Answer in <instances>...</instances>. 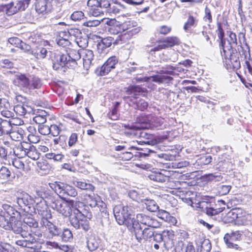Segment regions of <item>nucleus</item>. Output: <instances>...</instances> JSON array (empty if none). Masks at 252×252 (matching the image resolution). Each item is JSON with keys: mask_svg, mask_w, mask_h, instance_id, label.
Here are the masks:
<instances>
[{"mask_svg": "<svg viewBox=\"0 0 252 252\" xmlns=\"http://www.w3.org/2000/svg\"><path fill=\"white\" fill-rule=\"evenodd\" d=\"M0 213V226L5 230L20 234L25 230V225L20 220V212L8 204L2 205Z\"/></svg>", "mask_w": 252, "mask_h": 252, "instance_id": "f257e3e1", "label": "nucleus"}, {"mask_svg": "<svg viewBox=\"0 0 252 252\" xmlns=\"http://www.w3.org/2000/svg\"><path fill=\"white\" fill-rule=\"evenodd\" d=\"M237 44L236 35L233 32H230L228 39H224L220 42V45L222 49L221 55L224 59L223 62L228 69L232 68L238 70L241 67L240 53L234 47V46Z\"/></svg>", "mask_w": 252, "mask_h": 252, "instance_id": "f03ea898", "label": "nucleus"}, {"mask_svg": "<svg viewBox=\"0 0 252 252\" xmlns=\"http://www.w3.org/2000/svg\"><path fill=\"white\" fill-rule=\"evenodd\" d=\"M72 213L69 217L71 225L76 229H83L87 231L90 229L89 221L92 215L85 208H83V204L81 202H71Z\"/></svg>", "mask_w": 252, "mask_h": 252, "instance_id": "7ed1b4c3", "label": "nucleus"}, {"mask_svg": "<svg viewBox=\"0 0 252 252\" xmlns=\"http://www.w3.org/2000/svg\"><path fill=\"white\" fill-rule=\"evenodd\" d=\"M131 209L129 207L118 205L113 209V213L115 219L120 225L125 224L128 229L133 226L134 218L130 214Z\"/></svg>", "mask_w": 252, "mask_h": 252, "instance_id": "20e7f679", "label": "nucleus"}, {"mask_svg": "<svg viewBox=\"0 0 252 252\" xmlns=\"http://www.w3.org/2000/svg\"><path fill=\"white\" fill-rule=\"evenodd\" d=\"M36 195L40 198H45L46 201L52 209L58 212L61 209L63 204L64 199L60 197L56 194H55L52 191L46 189H40L36 191Z\"/></svg>", "mask_w": 252, "mask_h": 252, "instance_id": "39448f33", "label": "nucleus"}, {"mask_svg": "<svg viewBox=\"0 0 252 252\" xmlns=\"http://www.w3.org/2000/svg\"><path fill=\"white\" fill-rule=\"evenodd\" d=\"M154 228L151 227H147L142 229L140 224H138L137 222L133 224V226L131 227L129 230L130 231H134L135 236L137 240L141 243L143 240L152 241V237L155 231Z\"/></svg>", "mask_w": 252, "mask_h": 252, "instance_id": "423d86ee", "label": "nucleus"}, {"mask_svg": "<svg viewBox=\"0 0 252 252\" xmlns=\"http://www.w3.org/2000/svg\"><path fill=\"white\" fill-rule=\"evenodd\" d=\"M51 187L54 189L56 195L64 199L68 196L75 197L77 195V192L73 187L63 183L56 182Z\"/></svg>", "mask_w": 252, "mask_h": 252, "instance_id": "0eeeda50", "label": "nucleus"}, {"mask_svg": "<svg viewBox=\"0 0 252 252\" xmlns=\"http://www.w3.org/2000/svg\"><path fill=\"white\" fill-rule=\"evenodd\" d=\"M132 221L134 224L137 222L138 224L140 223L152 228H158L161 225V222L156 217L143 213L138 214L136 215V219L134 218V221Z\"/></svg>", "mask_w": 252, "mask_h": 252, "instance_id": "6e6552de", "label": "nucleus"}, {"mask_svg": "<svg viewBox=\"0 0 252 252\" xmlns=\"http://www.w3.org/2000/svg\"><path fill=\"white\" fill-rule=\"evenodd\" d=\"M30 0H19L15 4L14 2L2 6L1 10L6 13L7 15H12L19 10H25L28 6Z\"/></svg>", "mask_w": 252, "mask_h": 252, "instance_id": "1a4fd4ad", "label": "nucleus"}, {"mask_svg": "<svg viewBox=\"0 0 252 252\" xmlns=\"http://www.w3.org/2000/svg\"><path fill=\"white\" fill-rule=\"evenodd\" d=\"M173 232L170 230H164L161 234L154 232L152 241L158 243L163 242L164 247L169 249L173 245Z\"/></svg>", "mask_w": 252, "mask_h": 252, "instance_id": "9d476101", "label": "nucleus"}, {"mask_svg": "<svg viewBox=\"0 0 252 252\" xmlns=\"http://www.w3.org/2000/svg\"><path fill=\"white\" fill-rule=\"evenodd\" d=\"M196 207L207 215L211 216L222 212L225 208L224 207L217 208V205L215 204L214 202L205 201H200L197 203Z\"/></svg>", "mask_w": 252, "mask_h": 252, "instance_id": "9b49d317", "label": "nucleus"}, {"mask_svg": "<svg viewBox=\"0 0 252 252\" xmlns=\"http://www.w3.org/2000/svg\"><path fill=\"white\" fill-rule=\"evenodd\" d=\"M41 227H45L47 232V237L53 238L61 235L62 229L54 224L50 219H41L40 221Z\"/></svg>", "mask_w": 252, "mask_h": 252, "instance_id": "f8f14e48", "label": "nucleus"}, {"mask_svg": "<svg viewBox=\"0 0 252 252\" xmlns=\"http://www.w3.org/2000/svg\"><path fill=\"white\" fill-rule=\"evenodd\" d=\"M70 57L68 54L63 53L61 52L54 53L53 59V67L55 70H58L63 67H70L69 66L68 60Z\"/></svg>", "mask_w": 252, "mask_h": 252, "instance_id": "ddd939ff", "label": "nucleus"}, {"mask_svg": "<svg viewBox=\"0 0 252 252\" xmlns=\"http://www.w3.org/2000/svg\"><path fill=\"white\" fill-rule=\"evenodd\" d=\"M23 224L25 225V230L28 231V228L31 232H33L35 235L38 237L41 236L42 234L40 231L33 230L38 227V222L35 219L33 215L32 214H27L24 216Z\"/></svg>", "mask_w": 252, "mask_h": 252, "instance_id": "4468645a", "label": "nucleus"}, {"mask_svg": "<svg viewBox=\"0 0 252 252\" xmlns=\"http://www.w3.org/2000/svg\"><path fill=\"white\" fill-rule=\"evenodd\" d=\"M143 126H144L143 124L140 126L125 125L124 126L125 127L124 133L126 136L130 137H144L146 135V133L143 130L145 129V128L142 127Z\"/></svg>", "mask_w": 252, "mask_h": 252, "instance_id": "2eb2a0df", "label": "nucleus"}, {"mask_svg": "<svg viewBox=\"0 0 252 252\" xmlns=\"http://www.w3.org/2000/svg\"><path fill=\"white\" fill-rule=\"evenodd\" d=\"M241 233L239 231H237L233 232L230 234L228 233L226 234L223 237V240L228 248H232L236 250H241V248L238 245L234 244L233 242L241 240Z\"/></svg>", "mask_w": 252, "mask_h": 252, "instance_id": "dca6fc26", "label": "nucleus"}, {"mask_svg": "<svg viewBox=\"0 0 252 252\" xmlns=\"http://www.w3.org/2000/svg\"><path fill=\"white\" fill-rule=\"evenodd\" d=\"M41 200L37 202L34 209L37 211V213L41 217V219H51L52 218L51 214L48 210L47 206L49 205L45 198H41Z\"/></svg>", "mask_w": 252, "mask_h": 252, "instance_id": "f3484780", "label": "nucleus"}, {"mask_svg": "<svg viewBox=\"0 0 252 252\" xmlns=\"http://www.w3.org/2000/svg\"><path fill=\"white\" fill-rule=\"evenodd\" d=\"M173 79V78L165 75H156L149 77H137V82L153 81L158 83H168Z\"/></svg>", "mask_w": 252, "mask_h": 252, "instance_id": "a211bd4d", "label": "nucleus"}, {"mask_svg": "<svg viewBox=\"0 0 252 252\" xmlns=\"http://www.w3.org/2000/svg\"><path fill=\"white\" fill-rule=\"evenodd\" d=\"M16 202L18 205L26 210L25 207L30 208L33 202V198L27 193L23 192L18 193Z\"/></svg>", "mask_w": 252, "mask_h": 252, "instance_id": "6ab92c4d", "label": "nucleus"}, {"mask_svg": "<svg viewBox=\"0 0 252 252\" xmlns=\"http://www.w3.org/2000/svg\"><path fill=\"white\" fill-rule=\"evenodd\" d=\"M22 239L17 240L15 244L22 247H26L31 249H33L35 246L36 240L31 234L29 233L28 235L24 236L22 234Z\"/></svg>", "mask_w": 252, "mask_h": 252, "instance_id": "aec40b11", "label": "nucleus"}, {"mask_svg": "<svg viewBox=\"0 0 252 252\" xmlns=\"http://www.w3.org/2000/svg\"><path fill=\"white\" fill-rule=\"evenodd\" d=\"M30 80L25 74L18 73L15 75L13 82L23 90L29 91Z\"/></svg>", "mask_w": 252, "mask_h": 252, "instance_id": "412c9836", "label": "nucleus"}, {"mask_svg": "<svg viewBox=\"0 0 252 252\" xmlns=\"http://www.w3.org/2000/svg\"><path fill=\"white\" fill-rule=\"evenodd\" d=\"M118 60L116 56L110 57L102 65L100 70V75L104 76L107 74L112 69L115 68Z\"/></svg>", "mask_w": 252, "mask_h": 252, "instance_id": "4be33fe9", "label": "nucleus"}, {"mask_svg": "<svg viewBox=\"0 0 252 252\" xmlns=\"http://www.w3.org/2000/svg\"><path fill=\"white\" fill-rule=\"evenodd\" d=\"M121 27L124 32L127 31L129 34H135L141 31V28L134 20L126 21L121 25Z\"/></svg>", "mask_w": 252, "mask_h": 252, "instance_id": "5701e85b", "label": "nucleus"}, {"mask_svg": "<svg viewBox=\"0 0 252 252\" xmlns=\"http://www.w3.org/2000/svg\"><path fill=\"white\" fill-rule=\"evenodd\" d=\"M149 122L143 124L144 126L142 127L145 129H153L156 128L158 129H162L164 126V119L161 117H152L149 118Z\"/></svg>", "mask_w": 252, "mask_h": 252, "instance_id": "b1692460", "label": "nucleus"}, {"mask_svg": "<svg viewBox=\"0 0 252 252\" xmlns=\"http://www.w3.org/2000/svg\"><path fill=\"white\" fill-rule=\"evenodd\" d=\"M80 54L83 59V67L85 69L88 70L93 63L94 53L91 50L82 49Z\"/></svg>", "mask_w": 252, "mask_h": 252, "instance_id": "393cba45", "label": "nucleus"}, {"mask_svg": "<svg viewBox=\"0 0 252 252\" xmlns=\"http://www.w3.org/2000/svg\"><path fill=\"white\" fill-rule=\"evenodd\" d=\"M240 210L232 209L227 214L226 219L228 222H232L235 220L240 224H245L246 222L245 219L239 216Z\"/></svg>", "mask_w": 252, "mask_h": 252, "instance_id": "a878e982", "label": "nucleus"}, {"mask_svg": "<svg viewBox=\"0 0 252 252\" xmlns=\"http://www.w3.org/2000/svg\"><path fill=\"white\" fill-rule=\"evenodd\" d=\"M169 174L168 171L163 170L161 172H152L149 175V177L151 180L159 183H164L169 181Z\"/></svg>", "mask_w": 252, "mask_h": 252, "instance_id": "bb28decb", "label": "nucleus"}, {"mask_svg": "<svg viewBox=\"0 0 252 252\" xmlns=\"http://www.w3.org/2000/svg\"><path fill=\"white\" fill-rule=\"evenodd\" d=\"M14 111L18 115L25 116L33 113V108L26 103L18 104L14 107Z\"/></svg>", "mask_w": 252, "mask_h": 252, "instance_id": "cd10ccee", "label": "nucleus"}, {"mask_svg": "<svg viewBox=\"0 0 252 252\" xmlns=\"http://www.w3.org/2000/svg\"><path fill=\"white\" fill-rule=\"evenodd\" d=\"M81 49L78 51L75 50H70L68 53H66L70 59L68 60L69 66L74 67L77 63L76 61L80 59L81 55L80 54Z\"/></svg>", "mask_w": 252, "mask_h": 252, "instance_id": "c85d7f7f", "label": "nucleus"}, {"mask_svg": "<svg viewBox=\"0 0 252 252\" xmlns=\"http://www.w3.org/2000/svg\"><path fill=\"white\" fill-rule=\"evenodd\" d=\"M28 147L27 143H20L13 149V153L18 158H22L27 154Z\"/></svg>", "mask_w": 252, "mask_h": 252, "instance_id": "c756f323", "label": "nucleus"}, {"mask_svg": "<svg viewBox=\"0 0 252 252\" xmlns=\"http://www.w3.org/2000/svg\"><path fill=\"white\" fill-rule=\"evenodd\" d=\"M8 42L15 47H18L24 51H29L31 49V46L17 37H11L8 40Z\"/></svg>", "mask_w": 252, "mask_h": 252, "instance_id": "7c9ffc66", "label": "nucleus"}, {"mask_svg": "<svg viewBox=\"0 0 252 252\" xmlns=\"http://www.w3.org/2000/svg\"><path fill=\"white\" fill-rule=\"evenodd\" d=\"M146 89L138 85H131L126 88V92L127 94H133L135 97L141 93H145Z\"/></svg>", "mask_w": 252, "mask_h": 252, "instance_id": "2f4dec72", "label": "nucleus"}, {"mask_svg": "<svg viewBox=\"0 0 252 252\" xmlns=\"http://www.w3.org/2000/svg\"><path fill=\"white\" fill-rule=\"evenodd\" d=\"M76 202L73 200H69L68 201H63V204L62 206L61 209L59 210V212L58 213L62 214L63 216L65 217L69 216L71 215V212L72 213V208L71 205V202Z\"/></svg>", "mask_w": 252, "mask_h": 252, "instance_id": "473e14b6", "label": "nucleus"}, {"mask_svg": "<svg viewBox=\"0 0 252 252\" xmlns=\"http://www.w3.org/2000/svg\"><path fill=\"white\" fill-rule=\"evenodd\" d=\"M24 133V130L18 126H14L13 130L9 134L11 138L16 141L22 139Z\"/></svg>", "mask_w": 252, "mask_h": 252, "instance_id": "72a5a7b5", "label": "nucleus"}, {"mask_svg": "<svg viewBox=\"0 0 252 252\" xmlns=\"http://www.w3.org/2000/svg\"><path fill=\"white\" fill-rule=\"evenodd\" d=\"M84 198L86 203L91 207H95L97 205L98 200L99 199V197L95 195L93 192L85 194Z\"/></svg>", "mask_w": 252, "mask_h": 252, "instance_id": "f704fd0d", "label": "nucleus"}, {"mask_svg": "<svg viewBox=\"0 0 252 252\" xmlns=\"http://www.w3.org/2000/svg\"><path fill=\"white\" fill-rule=\"evenodd\" d=\"M48 113L44 110H39L37 114L33 118V121L39 125H43L46 122Z\"/></svg>", "mask_w": 252, "mask_h": 252, "instance_id": "c9c22d12", "label": "nucleus"}, {"mask_svg": "<svg viewBox=\"0 0 252 252\" xmlns=\"http://www.w3.org/2000/svg\"><path fill=\"white\" fill-rule=\"evenodd\" d=\"M198 23V20L192 15H189L187 22L184 26V29L186 32L191 31L192 27H196Z\"/></svg>", "mask_w": 252, "mask_h": 252, "instance_id": "e433bc0d", "label": "nucleus"}, {"mask_svg": "<svg viewBox=\"0 0 252 252\" xmlns=\"http://www.w3.org/2000/svg\"><path fill=\"white\" fill-rule=\"evenodd\" d=\"M211 244L209 239H204L197 246V251L200 252H210L211 250Z\"/></svg>", "mask_w": 252, "mask_h": 252, "instance_id": "4c0bfd02", "label": "nucleus"}, {"mask_svg": "<svg viewBox=\"0 0 252 252\" xmlns=\"http://www.w3.org/2000/svg\"><path fill=\"white\" fill-rule=\"evenodd\" d=\"M0 126L3 134H9L14 128L9 119V120H2Z\"/></svg>", "mask_w": 252, "mask_h": 252, "instance_id": "58836bf2", "label": "nucleus"}, {"mask_svg": "<svg viewBox=\"0 0 252 252\" xmlns=\"http://www.w3.org/2000/svg\"><path fill=\"white\" fill-rule=\"evenodd\" d=\"M124 6L119 3L117 0L111 3L107 12L109 13L117 14L123 9Z\"/></svg>", "mask_w": 252, "mask_h": 252, "instance_id": "ea45409f", "label": "nucleus"}, {"mask_svg": "<svg viewBox=\"0 0 252 252\" xmlns=\"http://www.w3.org/2000/svg\"><path fill=\"white\" fill-rule=\"evenodd\" d=\"M122 39L121 38L120 35L117 36L116 39L114 37L108 36L107 37L102 38L101 40V42L102 43L105 47H109L112 43H117L119 41H121Z\"/></svg>", "mask_w": 252, "mask_h": 252, "instance_id": "a19ab883", "label": "nucleus"}, {"mask_svg": "<svg viewBox=\"0 0 252 252\" xmlns=\"http://www.w3.org/2000/svg\"><path fill=\"white\" fill-rule=\"evenodd\" d=\"M41 86V80L38 77L33 76L30 80L29 91L39 89Z\"/></svg>", "mask_w": 252, "mask_h": 252, "instance_id": "79ce46f5", "label": "nucleus"}, {"mask_svg": "<svg viewBox=\"0 0 252 252\" xmlns=\"http://www.w3.org/2000/svg\"><path fill=\"white\" fill-rule=\"evenodd\" d=\"M33 55L38 59H42L46 57L47 54L46 49L42 47H38L32 51Z\"/></svg>", "mask_w": 252, "mask_h": 252, "instance_id": "37998d69", "label": "nucleus"}, {"mask_svg": "<svg viewBox=\"0 0 252 252\" xmlns=\"http://www.w3.org/2000/svg\"><path fill=\"white\" fill-rule=\"evenodd\" d=\"M63 242H70L73 239V234L71 231L67 228L62 230V233L60 236Z\"/></svg>", "mask_w": 252, "mask_h": 252, "instance_id": "c03bdc74", "label": "nucleus"}, {"mask_svg": "<svg viewBox=\"0 0 252 252\" xmlns=\"http://www.w3.org/2000/svg\"><path fill=\"white\" fill-rule=\"evenodd\" d=\"M73 184L81 189L89 190L93 192L94 189V187L92 184L83 181H74Z\"/></svg>", "mask_w": 252, "mask_h": 252, "instance_id": "a18cd8bd", "label": "nucleus"}, {"mask_svg": "<svg viewBox=\"0 0 252 252\" xmlns=\"http://www.w3.org/2000/svg\"><path fill=\"white\" fill-rule=\"evenodd\" d=\"M144 203L146 209L150 212H156L159 208L157 203L154 200L146 199L144 200Z\"/></svg>", "mask_w": 252, "mask_h": 252, "instance_id": "49530a36", "label": "nucleus"}, {"mask_svg": "<svg viewBox=\"0 0 252 252\" xmlns=\"http://www.w3.org/2000/svg\"><path fill=\"white\" fill-rule=\"evenodd\" d=\"M87 247L91 251H94L98 247V242L96 239L93 236L90 237L87 240Z\"/></svg>", "mask_w": 252, "mask_h": 252, "instance_id": "de8ad7c7", "label": "nucleus"}, {"mask_svg": "<svg viewBox=\"0 0 252 252\" xmlns=\"http://www.w3.org/2000/svg\"><path fill=\"white\" fill-rule=\"evenodd\" d=\"M88 15L90 16L94 17H99L104 15L103 12L101 10V8L99 7H96L94 8H90L87 10Z\"/></svg>", "mask_w": 252, "mask_h": 252, "instance_id": "09e8293b", "label": "nucleus"}, {"mask_svg": "<svg viewBox=\"0 0 252 252\" xmlns=\"http://www.w3.org/2000/svg\"><path fill=\"white\" fill-rule=\"evenodd\" d=\"M204 178L208 181L217 182L220 181L222 177L220 173H211L205 175Z\"/></svg>", "mask_w": 252, "mask_h": 252, "instance_id": "8fccbe9b", "label": "nucleus"}, {"mask_svg": "<svg viewBox=\"0 0 252 252\" xmlns=\"http://www.w3.org/2000/svg\"><path fill=\"white\" fill-rule=\"evenodd\" d=\"M11 175V172L6 167L2 166L0 169V179L8 180Z\"/></svg>", "mask_w": 252, "mask_h": 252, "instance_id": "3c124183", "label": "nucleus"}, {"mask_svg": "<svg viewBox=\"0 0 252 252\" xmlns=\"http://www.w3.org/2000/svg\"><path fill=\"white\" fill-rule=\"evenodd\" d=\"M28 152L26 156H27L29 158L33 160L37 159L39 158V155L35 151L34 147L28 145Z\"/></svg>", "mask_w": 252, "mask_h": 252, "instance_id": "603ef678", "label": "nucleus"}, {"mask_svg": "<svg viewBox=\"0 0 252 252\" xmlns=\"http://www.w3.org/2000/svg\"><path fill=\"white\" fill-rule=\"evenodd\" d=\"M231 189V186L220 185L217 188L218 193L220 195H226L229 192Z\"/></svg>", "mask_w": 252, "mask_h": 252, "instance_id": "864d4df0", "label": "nucleus"}, {"mask_svg": "<svg viewBox=\"0 0 252 252\" xmlns=\"http://www.w3.org/2000/svg\"><path fill=\"white\" fill-rule=\"evenodd\" d=\"M165 42L167 43L169 47L178 45L180 43L179 39L177 37H168L165 39Z\"/></svg>", "mask_w": 252, "mask_h": 252, "instance_id": "5fc2aeb1", "label": "nucleus"}, {"mask_svg": "<svg viewBox=\"0 0 252 252\" xmlns=\"http://www.w3.org/2000/svg\"><path fill=\"white\" fill-rule=\"evenodd\" d=\"M35 10L38 13H43L46 10V5L44 1H40L35 4Z\"/></svg>", "mask_w": 252, "mask_h": 252, "instance_id": "6e6d98bb", "label": "nucleus"}, {"mask_svg": "<svg viewBox=\"0 0 252 252\" xmlns=\"http://www.w3.org/2000/svg\"><path fill=\"white\" fill-rule=\"evenodd\" d=\"M122 30V29L121 26H111L109 28V32H110V33L111 34H113L114 35L118 34V35L117 36H118L119 35H120L121 38L122 39V34L121 33Z\"/></svg>", "mask_w": 252, "mask_h": 252, "instance_id": "4d7b16f0", "label": "nucleus"}, {"mask_svg": "<svg viewBox=\"0 0 252 252\" xmlns=\"http://www.w3.org/2000/svg\"><path fill=\"white\" fill-rule=\"evenodd\" d=\"M70 18L74 21H80L84 19V14L81 11H76L71 14Z\"/></svg>", "mask_w": 252, "mask_h": 252, "instance_id": "13d9d810", "label": "nucleus"}, {"mask_svg": "<svg viewBox=\"0 0 252 252\" xmlns=\"http://www.w3.org/2000/svg\"><path fill=\"white\" fill-rule=\"evenodd\" d=\"M158 217L161 219L166 221L170 220V218L171 217L168 212L163 210H159Z\"/></svg>", "mask_w": 252, "mask_h": 252, "instance_id": "bf43d9fd", "label": "nucleus"}, {"mask_svg": "<svg viewBox=\"0 0 252 252\" xmlns=\"http://www.w3.org/2000/svg\"><path fill=\"white\" fill-rule=\"evenodd\" d=\"M204 16L203 17V20L208 22V23H211L212 22V17L211 14V10L207 6L205 8L204 10Z\"/></svg>", "mask_w": 252, "mask_h": 252, "instance_id": "052dcab7", "label": "nucleus"}, {"mask_svg": "<svg viewBox=\"0 0 252 252\" xmlns=\"http://www.w3.org/2000/svg\"><path fill=\"white\" fill-rule=\"evenodd\" d=\"M39 132L43 135H47L50 134V126L45 125H41L38 126Z\"/></svg>", "mask_w": 252, "mask_h": 252, "instance_id": "680f3d73", "label": "nucleus"}, {"mask_svg": "<svg viewBox=\"0 0 252 252\" xmlns=\"http://www.w3.org/2000/svg\"><path fill=\"white\" fill-rule=\"evenodd\" d=\"M21 158H14L12 161V165L17 169H24V163L21 160Z\"/></svg>", "mask_w": 252, "mask_h": 252, "instance_id": "e2e57ef3", "label": "nucleus"}, {"mask_svg": "<svg viewBox=\"0 0 252 252\" xmlns=\"http://www.w3.org/2000/svg\"><path fill=\"white\" fill-rule=\"evenodd\" d=\"M102 20V19H101L100 20H90L88 21H86L84 23V25L87 27H96L98 26L100 23V21Z\"/></svg>", "mask_w": 252, "mask_h": 252, "instance_id": "0e129e2a", "label": "nucleus"}, {"mask_svg": "<svg viewBox=\"0 0 252 252\" xmlns=\"http://www.w3.org/2000/svg\"><path fill=\"white\" fill-rule=\"evenodd\" d=\"M212 157L211 156L205 155L201 157L199 159L198 162L201 164L207 165L212 161Z\"/></svg>", "mask_w": 252, "mask_h": 252, "instance_id": "69168bd1", "label": "nucleus"}, {"mask_svg": "<svg viewBox=\"0 0 252 252\" xmlns=\"http://www.w3.org/2000/svg\"><path fill=\"white\" fill-rule=\"evenodd\" d=\"M45 245L49 249L54 248L56 249H58L60 250H62V245L59 246V244L55 242L47 241L45 242Z\"/></svg>", "mask_w": 252, "mask_h": 252, "instance_id": "338daca9", "label": "nucleus"}, {"mask_svg": "<svg viewBox=\"0 0 252 252\" xmlns=\"http://www.w3.org/2000/svg\"><path fill=\"white\" fill-rule=\"evenodd\" d=\"M78 140V135L76 133H73L69 138L68 146L72 147L76 143Z\"/></svg>", "mask_w": 252, "mask_h": 252, "instance_id": "774afa93", "label": "nucleus"}]
</instances>
